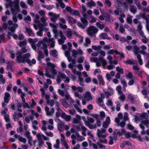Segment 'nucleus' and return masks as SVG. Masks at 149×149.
<instances>
[{
    "mask_svg": "<svg viewBox=\"0 0 149 149\" xmlns=\"http://www.w3.org/2000/svg\"><path fill=\"white\" fill-rule=\"evenodd\" d=\"M6 1L7 3L5 4L6 7L7 8L10 7L12 14L15 15L20 11L19 0H15L13 2L11 0H6Z\"/></svg>",
    "mask_w": 149,
    "mask_h": 149,
    "instance_id": "f257e3e1",
    "label": "nucleus"
},
{
    "mask_svg": "<svg viewBox=\"0 0 149 149\" xmlns=\"http://www.w3.org/2000/svg\"><path fill=\"white\" fill-rule=\"evenodd\" d=\"M36 47L42 50L47 55V37H45L42 40H40L36 44Z\"/></svg>",
    "mask_w": 149,
    "mask_h": 149,
    "instance_id": "f03ea898",
    "label": "nucleus"
},
{
    "mask_svg": "<svg viewBox=\"0 0 149 149\" xmlns=\"http://www.w3.org/2000/svg\"><path fill=\"white\" fill-rule=\"evenodd\" d=\"M41 21L43 23V24H38V25L37 28H38L40 31L37 32V34L40 36H43V33L42 31L47 32V29L46 28V23H45L46 19L45 17H42L41 18Z\"/></svg>",
    "mask_w": 149,
    "mask_h": 149,
    "instance_id": "7ed1b4c3",
    "label": "nucleus"
},
{
    "mask_svg": "<svg viewBox=\"0 0 149 149\" xmlns=\"http://www.w3.org/2000/svg\"><path fill=\"white\" fill-rule=\"evenodd\" d=\"M8 23L10 25L8 27V29L11 32H8L7 37L9 39L10 38V36H12L13 32H14L16 29L18 27V25L16 24H13L12 21L11 20H9L8 21Z\"/></svg>",
    "mask_w": 149,
    "mask_h": 149,
    "instance_id": "20e7f679",
    "label": "nucleus"
},
{
    "mask_svg": "<svg viewBox=\"0 0 149 149\" xmlns=\"http://www.w3.org/2000/svg\"><path fill=\"white\" fill-rule=\"evenodd\" d=\"M55 65L50 62H47V77H50L51 76L48 74V72H51L54 75L57 74V70L55 69Z\"/></svg>",
    "mask_w": 149,
    "mask_h": 149,
    "instance_id": "39448f33",
    "label": "nucleus"
},
{
    "mask_svg": "<svg viewBox=\"0 0 149 149\" xmlns=\"http://www.w3.org/2000/svg\"><path fill=\"white\" fill-rule=\"evenodd\" d=\"M98 31V29L94 26L89 27L87 30V33L90 36H94Z\"/></svg>",
    "mask_w": 149,
    "mask_h": 149,
    "instance_id": "423d86ee",
    "label": "nucleus"
},
{
    "mask_svg": "<svg viewBox=\"0 0 149 149\" xmlns=\"http://www.w3.org/2000/svg\"><path fill=\"white\" fill-rule=\"evenodd\" d=\"M80 18L82 23L80 22H78L77 23V25L79 27L84 29L88 25V22L86 18L81 17H80Z\"/></svg>",
    "mask_w": 149,
    "mask_h": 149,
    "instance_id": "0eeeda50",
    "label": "nucleus"
},
{
    "mask_svg": "<svg viewBox=\"0 0 149 149\" xmlns=\"http://www.w3.org/2000/svg\"><path fill=\"white\" fill-rule=\"evenodd\" d=\"M16 61L18 63H25L26 62L27 59H25L23 56L22 55V53L21 52H18L17 54Z\"/></svg>",
    "mask_w": 149,
    "mask_h": 149,
    "instance_id": "6e6552de",
    "label": "nucleus"
},
{
    "mask_svg": "<svg viewBox=\"0 0 149 149\" xmlns=\"http://www.w3.org/2000/svg\"><path fill=\"white\" fill-rule=\"evenodd\" d=\"M36 136L39 141V146L41 147L44 143L43 140H46L47 138L43 134L39 133L37 134Z\"/></svg>",
    "mask_w": 149,
    "mask_h": 149,
    "instance_id": "1a4fd4ad",
    "label": "nucleus"
},
{
    "mask_svg": "<svg viewBox=\"0 0 149 149\" xmlns=\"http://www.w3.org/2000/svg\"><path fill=\"white\" fill-rule=\"evenodd\" d=\"M81 118L83 121L84 122L86 125L88 126L89 128L91 129H96L97 128V126L95 125H93L91 124L88 121L86 120V117L84 116H82Z\"/></svg>",
    "mask_w": 149,
    "mask_h": 149,
    "instance_id": "9d476101",
    "label": "nucleus"
},
{
    "mask_svg": "<svg viewBox=\"0 0 149 149\" xmlns=\"http://www.w3.org/2000/svg\"><path fill=\"white\" fill-rule=\"evenodd\" d=\"M105 130V129H102L101 130H97V134L100 139H104L106 135L104 134Z\"/></svg>",
    "mask_w": 149,
    "mask_h": 149,
    "instance_id": "9b49d317",
    "label": "nucleus"
},
{
    "mask_svg": "<svg viewBox=\"0 0 149 149\" xmlns=\"http://www.w3.org/2000/svg\"><path fill=\"white\" fill-rule=\"evenodd\" d=\"M59 20L60 21L59 24L61 28L63 29H66L67 27L65 24L66 23V21L65 19L63 18H59Z\"/></svg>",
    "mask_w": 149,
    "mask_h": 149,
    "instance_id": "f8f14e48",
    "label": "nucleus"
},
{
    "mask_svg": "<svg viewBox=\"0 0 149 149\" xmlns=\"http://www.w3.org/2000/svg\"><path fill=\"white\" fill-rule=\"evenodd\" d=\"M50 26L52 28V31L54 34V37L55 38H56L58 35L57 30V26L52 23H50L49 24Z\"/></svg>",
    "mask_w": 149,
    "mask_h": 149,
    "instance_id": "ddd939ff",
    "label": "nucleus"
},
{
    "mask_svg": "<svg viewBox=\"0 0 149 149\" xmlns=\"http://www.w3.org/2000/svg\"><path fill=\"white\" fill-rule=\"evenodd\" d=\"M48 15L51 16L50 19L54 23H55L56 22V20L60 16L59 15H57L56 14L53 13L52 12L49 13Z\"/></svg>",
    "mask_w": 149,
    "mask_h": 149,
    "instance_id": "4468645a",
    "label": "nucleus"
},
{
    "mask_svg": "<svg viewBox=\"0 0 149 149\" xmlns=\"http://www.w3.org/2000/svg\"><path fill=\"white\" fill-rule=\"evenodd\" d=\"M74 96L76 97H78L79 99L82 100V104L83 105L86 104V100L83 99V96L79 94V93L77 91H75L74 92Z\"/></svg>",
    "mask_w": 149,
    "mask_h": 149,
    "instance_id": "2eb2a0df",
    "label": "nucleus"
},
{
    "mask_svg": "<svg viewBox=\"0 0 149 149\" xmlns=\"http://www.w3.org/2000/svg\"><path fill=\"white\" fill-rule=\"evenodd\" d=\"M84 97L87 101H89L93 99L91 93L89 92H86L84 95Z\"/></svg>",
    "mask_w": 149,
    "mask_h": 149,
    "instance_id": "dca6fc26",
    "label": "nucleus"
},
{
    "mask_svg": "<svg viewBox=\"0 0 149 149\" xmlns=\"http://www.w3.org/2000/svg\"><path fill=\"white\" fill-rule=\"evenodd\" d=\"M35 18L34 19V22L35 23H37L36 25V24H34L33 25L34 27L35 28V29L36 30L37 29V26L38 25V24H43V23H42V24H40V22L39 21V17L38 15L37 14H36L35 15Z\"/></svg>",
    "mask_w": 149,
    "mask_h": 149,
    "instance_id": "f3484780",
    "label": "nucleus"
},
{
    "mask_svg": "<svg viewBox=\"0 0 149 149\" xmlns=\"http://www.w3.org/2000/svg\"><path fill=\"white\" fill-rule=\"evenodd\" d=\"M14 137L15 138H17L19 141L24 143H25L26 142V138H23L17 134H14Z\"/></svg>",
    "mask_w": 149,
    "mask_h": 149,
    "instance_id": "a211bd4d",
    "label": "nucleus"
},
{
    "mask_svg": "<svg viewBox=\"0 0 149 149\" xmlns=\"http://www.w3.org/2000/svg\"><path fill=\"white\" fill-rule=\"evenodd\" d=\"M90 61L91 62L96 63V65L97 67L101 66V63L98 61V58L97 57H91L90 59Z\"/></svg>",
    "mask_w": 149,
    "mask_h": 149,
    "instance_id": "6ab92c4d",
    "label": "nucleus"
},
{
    "mask_svg": "<svg viewBox=\"0 0 149 149\" xmlns=\"http://www.w3.org/2000/svg\"><path fill=\"white\" fill-rule=\"evenodd\" d=\"M113 138L115 139H117V136L118 135L121 136L120 131L118 129H116L113 132Z\"/></svg>",
    "mask_w": 149,
    "mask_h": 149,
    "instance_id": "aec40b11",
    "label": "nucleus"
},
{
    "mask_svg": "<svg viewBox=\"0 0 149 149\" xmlns=\"http://www.w3.org/2000/svg\"><path fill=\"white\" fill-rule=\"evenodd\" d=\"M47 43H49L50 47L54 48L55 46V41L54 39L53 38H49L48 40L47 39Z\"/></svg>",
    "mask_w": 149,
    "mask_h": 149,
    "instance_id": "412c9836",
    "label": "nucleus"
},
{
    "mask_svg": "<svg viewBox=\"0 0 149 149\" xmlns=\"http://www.w3.org/2000/svg\"><path fill=\"white\" fill-rule=\"evenodd\" d=\"M10 98V94L8 92H6L5 93L4 97V101L6 103H8L9 102V100Z\"/></svg>",
    "mask_w": 149,
    "mask_h": 149,
    "instance_id": "4be33fe9",
    "label": "nucleus"
},
{
    "mask_svg": "<svg viewBox=\"0 0 149 149\" xmlns=\"http://www.w3.org/2000/svg\"><path fill=\"white\" fill-rule=\"evenodd\" d=\"M61 116L66 121H69L71 119V117L70 116L67 115L65 113H63Z\"/></svg>",
    "mask_w": 149,
    "mask_h": 149,
    "instance_id": "5701e85b",
    "label": "nucleus"
},
{
    "mask_svg": "<svg viewBox=\"0 0 149 149\" xmlns=\"http://www.w3.org/2000/svg\"><path fill=\"white\" fill-rule=\"evenodd\" d=\"M124 62L126 64H127L130 65L137 64V62L136 61L133 59H128L126 61H124Z\"/></svg>",
    "mask_w": 149,
    "mask_h": 149,
    "instance_id": "b1692460",
    "label": "nucleus"
},
{
    "mask_svg": "<svg viewBox=\"0 0 149 149\" xmlns=\"http://www.w3.org/2000/svg\"><path fill=\"white\" fill-rule=\"evenodd\" d=\"M28 42L30 43H31V46L32 48L35 50H36V45L35 44V42L31 38H29L28 39Z\"/></svg>",
    "mask_w": 149,
    "mask_h": 149,
    "instance_id": "393cba45",
    "label": "nucleus"
},
{
    "mask_svg": "<svg viewBox=\"0 0 149 149\" xmlns=\"http://www.w3.org/2000/svg\"><path fill=\"white\" fill-rule=\"evenodd\" d=\"M76 116V118H74L73 119V123L75 124L79 123L81 119V116L79 115H77Z\"/></svg>",
    "mask_w": 149,
    "mask_h": 149,
    "instance_id": "a878e982",
    "label": "nucleus"
},
{
    "mask_svg": "<svg viewBox=\"0 0 149 149\" xmlns=\"http://www.w3.org/2000/svg\"><path fill=\"white\" fill-rule=\"evenodd\" d=\"M130 10L131 12L135 14L137 12V8L134 5H131L130 6Z\"/></svg>",
    "mask_w": 149,
    "mask_h": 149,
    "instance_id": "bb28decb",
    "label": "nucleus"
},
{
    "mask_svg": "<svg viewBox=\"0 0 149 149\" xmlns=\"http://www.w3.org/2000/svg\"><path fill=\"white\" fill-rule=\"evenodd\" d=\"M22 114L21 113H17L15 112L13 115V117L15 121L17 120L18 118H22Z\"/></svg>",
    "mask_w": 149,
    "mask_h": 149,
    "instance_id": "cd10ccee",
    "label": "nucleus"
},
{
    "mask_svg": "<svg viewBox=\"0 0 149 149\" xmlns=\"http://www.w3.org/2000/svg\"><path fill=\"white\" fill-rule=\"evenodd\" d=\"M25 29L26 32L27 33L29 36H34V34L31 28L26 27L25 28Z\"/></svg>",
    "mask_w": 149,
    "mask_h": 149,
    "instance_id": "c85d7f7f",
    "label": "nucleus"
},
{
    "mask_svg": "<svg viewBox=\"0 0 149 149\" xmlns=\"http://www.w3.org/2000/svg\"><path fill=\"white\" fill-rule=\"evenodd\" d=\"M139 115V117L140 119L143 120V118L146 119H148V114L146 113H141V114H138Z\"/></svg>",
    "mask_w": 149,
    "mask_h": 149,
    "instance_id": "c756f323",
    "label": "nucleus"
},
{
    "mask_svg": "<svg viewBox=\"0 0 149 149\" xmlns=\"http://www.w3.org/2000/svg\"><path fill=\"white\" fill-rule=\"evenodd\" d=\"M50 55L54 58H56L58 56V53L56 50H51L49 52Z\"/></svg>",
    "mask_w": 149,
    "mask_h": 149,
    "instance_id": "7c9ffc66",
    "label": "nucleus"
},
{
    "mask_svg": "<svg viewBox=\"0 0 149 149\" xmlns=\"http://www.w3.org/2000/svg\"><path fill=\"white\" fill-rule=\"evenodd\" d=\"M98 61L100 63H101L102 65H103V67L104 68V66L106 65L107 62L102 57H100L98 58Z\"/></svg>",
    "mask_w": 149,
    "mask_h": 149,
    "instance_id": "2f4dec72",
    "label": "nucleus"
},
{
    "mask_svg": "<svg viewBox=\"0 0 149 149\" xmlns=\"http://www.w3.org/2000/svg\"><path fill=\"white\" fill-rule=\"evenodd\" d=\"M114 53H115L116 54H120V52H118L116 50H114L113 49H110L107 52V54L109 55L113 54Z\"/></svg>",
    "mask_w": 149,
    "mask_h": 149,
    "instance_id": "473e14b6",
    "label": "nucleus"
},
{
    "mask_svg": "<svg viewBox=\"0 0 149 149\" xmlns=\"http://www.w3.org/2000/svg\"><path fill=\"white\" fill-rule=\"evenodd\" d=\"M65 98L66 99L68 100L71 104H72L74 102V100L70 97V95L68 93H66L65 94Z\"/></svg>",
    "mask_w": 149,
    "mask_h": 149,
    "instance_id": "72a5a7b5",
    "label": "nucleus"
},
{
    "mask_svg": "<svg viewBox=\"0 0 149 149\" xmlns=\"http://www.w3.org/2000/svg\"><path fill=\"white\" fill-rule=\"evenodd\" d=\"M133 50L134 53L135 55L138 54V53L139 52V48L136 45H133Z\"/></svg>",
    "mask_w": 149,
    "mask_h": 149,
    "instance_id": "f704fd0d",
    "label": "nucleus"
},
{
    "mask_svg": "<svg viewBox=\"0 0 149 149\" xmlns=\"http://www.w3.org/2000/svg\"><path fill=\"white\" fill-rule=\"evenodd\" d=\"M66 18L67 19V20L68 22H70L72 23H75L77 21L76 19H75L73 17L70 16H67Z\"/></svg>",
    "mask_w": 149,
    "mask_h": 149,
    "instance_id": "c9c22d12",
    "label": "nucleus"
},
{
    "mask_svg": "<svg viewBox=\"0 0 149 149\" xmlns=\"http://www.w3.org/2000/svg\"><path fill=\"white\" fill-rule=\"evenodd\" d=\"M49 98V96L47 95V104L50 105L51 107H52L54 104V100H49L48 98Z\"/></svg>",
    "mask_w": 149,
    "mask_h": 149,
    "instance_id": "e433bc0d",
    "label": "nucleus"
},
{
    "mask_svg": "<svg viewBox=\"0 0 149 149\" xmlns=\"http://www.w3.org/2000/svg\"><path fill=\"white\" fill-rule=\"evenodd\" d=\"M86 5L90 8H91L92 7L95 6V3L93 1L91 0L86 3Z\"/></svg>",
    "mask_w": 149,
    "mask_h": 149,
    "instance_id": "4c0bfd02",
    "label": "nucleus"
},
{
    "mask_svg": "<svg viewBox=\"0 0 149 149\" xmlns=\"http://www.w3.org/2000/svg\"><path fill=\"white\" fill-rule=\"evenodd\" d=\"M82 10L81 12V14L83 16V17L86 18V9L85 6L84 4H82Z\"/></svg>",
    "mask_w": 149,
    "mask_h": 149,
    "instance_id": "58836bf2",
    "label": "nucleus"
},
{
    "mask_svg": "<svg viewBox=\"0 0 149 149\" xmlns=\"http://www.w3.org/2000/svg\"><path fill=\"white\" fill-rule=\"evenodd\" d=\"M42 130H43L45 133L47 134V127H46V121L45 120H43L42 121Z\"/></svg>",
    "mask_w": 149,
    "mask_h": 149,
    "instance_id": "ea45409f",
    "label": "nucleus"
},
{
    "mask_svg": "<svg viewBox=\"0 0 149 149\" xmlns=\"http://www.w3.org/2000/svg\"><path fill=\"white\" fill-rule=\"evenodd\" d=\"M70 13L73 15L79 16L80 17H81L78 10H75L72 9Z\"/></svg>",
    "mask_w": 149,
    "mask_h": 149,
    "instance_id": "a19ab883",
    "label": "nucleus"
},
{
    "mask_svg": "<svg viewBox=\"0 0 149 149\" xmlns=\"http://www.w3.org/2000/svg\"><path fill=\"white\" fill-rule=\"evenodd\" d=\"M72 35V33L71 29H68L66 31V36L69 38H71Z\"/></svg>",
    "mask_w": 149,
    "mask_h": 149,
    "instance_id": "79ce46f5",
    "label": "nucleus"
},
{
    "mask_svg": "<svg viewBox=\"0 0 149 149\" xmlns=\"http://www.w3.org/2000/svg\"><path fill=\"white\" fill-rule=\"evenodd\" d=\"M127 22L129 24H131L132 22V18L133 17L130 15H128L127 16Z\"/></svg>",
    "mask_w": 149,
    "mask_h": 149,
    "instance_id": "37998d69",
    "label": "nucleus"
},
{
    "mask_svg": "<svg viewBox=\"0 0 149 149\" xmlns=\"http://www.w3.org/2000/svg\"><path fill=\"white\" fill-rule=\"evenodd\" d=\"M30 50V49L29 47L27 46H26L24 47H22L21 49V51L20 52H21L23 54V53H25L28 51H29ZM18 52H20L18 51Z\"/></svg>",
    "mask_w": 149,
    "mask_h": 149,
    "instance_id": "c03bdc74",
    "label": "nucleus"
},
{
    "mask_svg": "<svg viewBox=\"0 0 149 149\" xmlns=\"http://www.w3.org/2000/svg\"><path fill=\"white\" fill-rule=\"evenodd\" d=\"M26 62L29 64L30 65H32V64H34L36 63V61L34 58H33L31 61L29 59H27Z\"/></svg>",
    "mask_w": 149,
    "mask_h": 149,
    "instance_id": "a18cd8bd",
    "label": "nucleus"
},
{
    "mask_svg": "<svg viewBox=\"0 0 149 149\" xmlns=\"http://www.w3.org/2000/svg\"><path fill=\"white\" fill-rule=\"evenodd\" d=\"M138 61L140 65H142L143 63L142 59L141 58V56L139 54L136 55Z\"/></svg>",
    "mask_w": 149,
    "mask_h": 149,
    "instance_id": "49530a36",
    "label": "nucleus"
},
{
    "mask_svg": "<svg viewBox=\"0 0 149 149\" xmlns=\"http://www.w3.org/2000/svg\"><path fill=\"white\" fill-rule=\"evenodd\" d=\"M47 71V68H45V72ZM38 74L40 76H41L42 78H44V76L47 77V73L45 72L44 74L42 72L39 70L38 71Z\"/></svg>",
    "mask_w": 149,
    "mask_h": 149,
    "instance_id": "de8ad7c7",
    "label": "nucleus"
},
{
    "mask_svg": "<svg viewBox=\"0 0 149 149\" xmlns=\"http://www.w3.org/2000/svg\"><path fill=\"white\" fill-rule=\"evenodd\" d=\"M91 43V41L88 38H85V43L84 44L85 46L87 47L89 46Z\"/></svg>",
    "mask_w": 149,
    "mask_h": 149,
    "instance_id": "09e8293b",
    "label": "nucleus"
},
{
    "mask_svg": "<svg viewBox=\"0 0 149 149\" xmlns=\"http://www.w3.org/2000/svg\"><path fill=\"white\" fill-rule=\"evenodd\" d=\"M97 78L99 81L100 84L102 85H104V81L103 80L102 78V77L100 75H99L97 76Z\"/></svg>",
    "mask_w": 149,
    "mask_h": 149,
    "instance_id": "8fccbe9b",
    "label": "nucleus"
},
{
    "mask_svg": "<svg viewBox=\"0 0 149 149\" xmlns=\"http://www.w3.org/2000/svg\"><path fill=\"white\" fill-rule=\"evenodd\" d=\"M66 39V38L65 36H63V38H61V39L58 40L59 44L60 45H62Z\"/></svg>",
    "mask_w": 149,
    "mask_h": 149,
    "instance_id": "3c124183",
    "label": "nucleus"
},
{
    "mask_svg": "<svg viewBox=\"0 0 149 149\" xmlns=\"http://www.w3.org/2000/svg\"><path fill=\"white\" fill-rule=\"evenodd\" d=\"M99 37L101 39H105L107 38L108 36L106 33H101Z\"/></svg>",
    "mask_w": 149,
    "mask_h": 149,
    "instance_id": "603ef678",
    "label": "nucleus"
},
{
    "mask_svg": "<svg viewBox=\"0 0 149 149\" xmlns=\"http://www.w3.org/2000/svg\"><path fill=\"white\" fill-rule=\"evenodd\" d=\"M54 109L52 108L50 111H49V107H47V115L52 116L54 112Z\"/></svg>",
    "mask_w": 149,
    "mask_h": 149,
    "instance_id": "864d4df0",
    "label": "nucleus"
},
{
    "mask_svg": "<svg viewBox=\"0 0 149 149\" xmlns=\"http://www.w3.org/2000/svg\"><path fill=\"white\" fill-rule=\"evenodd\" d=\"M26 44L27 41L26 39H24L23 41H20L19 43V45L21 47L25 46Z\"/></svg>",
    "mask_w": 149,
    "mask_h": 149,
    "instance_id": "5fc2aeb1",
    "label": "nucleus"
},
{
    "mask_svg": "<svg viewBox=\"0 0 149 149\" xmlns=\"http://www.w3.org/2000/svg\"><path fill=\"white\" fill-rule=\"evenodd\" d=\"M72 70L74 74L80 76L81 75V72L79 71H77L75 69L73 68L72 69Z\"/></svg>",
    "mask_w": 149,
    "mask_h": 149,
    "instance_id": "6e6d98bb",
    "label": "nucleus"
},
{
    "mask_svg": "<svg viewBox=\"0 0 149 149\" xmlns=\"http://www.w3.org/2000/svg\"><path fill=\"white\" fill-rule=\"evenodd\" d=\"M96 26L99 28L101 30L104 27V25L103 24H101L100 22H97L96 23Z\"/></svg>",
    "mask_w": 149,
    "mask_h": 149,
    "instance_id": "4d7b16f0",
    "label": "nucleus"
},
{
    "mask_svg": "<svg viewBox=\"0 0 149 149\" xmlns=\"http://www.w3.org/2000/svg\"><path fill=\"white\" fill-rule=\"evenodd\" d=\"M61 102H62L63 106L67 108L68 107V104H67L65 100L64 99L60 100Z\"/></svg>",
    "mask_w": 149,
    "mask_h": 149,
    "instance_id": "13d9d810",
    "label": "nucleus"
},
{
    "mask_svg": "<svg viewBox=\"0 0 149 149\" xmlns=\"http://www.w3.org/2000/svg\"><path fill=\"white\" fill-rule=\"evenodd\" d=\"M32 127L34 129L36 130L37 129L36 126L38 125V123L36 120H34L32 122Z\"/></svg>",
    "mask_w": 149,
    "mask_h": 149,
    "instance_id": "bf43d9fd",
    "label": "nucleus"
},
{
    "mask_svg": "<svg viewBox=\"0 0 149 149\" xmlns=\"http://www.w3.org/2000/svg\"><path fill=\"white\" fill-rule=\"evenodd\" d=\"M128 99L130 100V101L132 103L134 102V98L133 95L131 94H129L128 95Z\"/></svg>",
    "mask_w": 149,
    "mask_h": 149,
    "instance_id": "052dcab7",
    "label": "nucleus"
},
{
    "mask_svg": "<svg viewBox=\"0 0 149 149\" xmlns=\"http://www.w3.org/2000/svg\"><path fill=\"white\" fill-rule=\"evenodd\" d=\"M119 94H120V97H119L118 99H119L121 101H124L125 99V95L122 93H119Z\"/></svg>",
    "mask_w": 149,
    "mask_h": 149,
    "instance_id": "680f3d73",
    "label": "nucleus"
},
{
    "mask_svg": "<svg viewBox=\"0 0 149 149\" xmlns=\"http://www.w3.org/2000/svg\"><path fill=\"white\" fill-rule=\"evenodd\" d=\"M77 139L79 141H82L85 139V138L84 137L82 136H79V134L78 132L77 134Z\"/></svg>",
    "mask_w": 149,
    "mask_h": 149,
    "instance_id": "e2e57ef3",
    "label": "nucleus"
},
{
    "mask_svg": "<svg viewBox=\"0 0 149 149\" xmlns=\"http://www.w3.org/2000/svg\"><path fill=\"white\" fill-rule=\"evenodd\" d=\"M55 106L56 107L57 111L63 112L62 111L60 108L59 104L58 102H56L55 103Z\"/></svg>",
    "mask_w": 149,
    "mask_h": 149,
    "instance_id": "0e129e2a",
    "label": "nucleus"
},
{
    "mask_svg": "<svg viewBox=\"0 0 149 149\" xmlns=\"http://www.w3.org/2000/svg\"><path fill=\"white\" fill-rule=\"evenodd\" d=\"M141 123L143 125H145L146 126L148 127L149 125V120L147 119L143 120L141 122Z\"/></svg>",
    "mask_w": 149,
    "mask_h": 149,
    "instance_id": "69168bd1",
    "label": "nucleus"
},
{
    "mask_svg": "<svg viewBox=\"0 0 149 149\" xmlns=\"http://www.w3.org/2000/svg\"><path fill=\"white\" fill-rule=\"evenodd\" d=\"M40 90L42 93V97H45L47 100V94H45V91L43 88H40Z\"/></svg>",
    "mask_w": 149,
    "mask_h": 149,
    "instance_id": "338daca9",
    "label": "nucleus"
},
{
    "mask_svg": "<svg viewBox=\"0 0 149 149\" xmlns=\"http://www.w3.org/2000/svg\"><path fill=\"white\" fill-rule=\"evenodd\" d=\"M116 70L118 72V73H119L121 74H123L124 73L123 69L122 68H120L118 67H116Z\"/></svg>",
    "mask_w": 149,
    "mask_h": 149,
    "instance_id": "774afa93",
    "label": "nucleus"
}]
</instances>
